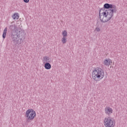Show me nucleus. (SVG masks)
<instances>
[{
    "instance_id": "9d476101",
    "label": "nucleus",
    "mask_w": 127,
    "mask_h": 127,
    "mask_svg": "<svg viewBox=\"0 0 127 127\" xmlns=\"http://www.w3.org/2000/svg\"><path fill=\"white\" fill-rule=\"evenodd\" d=\"M10 29H11V30H15V29L17 28V26L15 25H11L10 26Z\"/></svg>"
},
{
    "instance_id": "20e7f679",
    "label": "nucleus",
    "mask_w": 127,
    "mask_h": 127,
    "mask_svg": "<svg viewBox=\"0 0 127 127\" xmlns=\"http://www.w3.org/2000/svg\"><path fill=\"white\" fill-rule=\"evenodd\" d=\"M25 116L27 118L26 123H31L36 116V113L33 109H28L26 112Z\"/></svg>"
},
{
    "instance_id": "f03ea898",
    "label": "nucleus",
    "mask_w": 127,
    "mask_h": 127,
    "mask_svg": "<svg viewBox=\"0 0 127 127\" xmlns=\"http://www.w3.org/2000/svg\"><path fill=\"white\" fill-rule=\"evenodd\" d=\"M12 41L15 45L21 44V40L25 39V33L24 32L12 31L11 34Z\"/></svg>"
},
{
    "instance_id": "4468645a",
    "label": "nucleus",
    "mask_w": 127,
    "mask_h": 127,
    "mask_svg": "<svg viewBox=\"0 0 127 127\" xmlns=\"http://www.w3.org/2000/svg\"><path fill=\"white\" fill-rule=\"evenodd\" d=\"M95 30H96V31L99 32V31H101V29H100V28H99V27H96V28H95Z\"/></svg>"
},
{
    "instance_id": "9b49d317",
    "label": "nucleus",
    "mask_w": 127,
    "mask_h": 127,
    "mask_svg": "<svg viewBox=\"0 0 127 127\" xmlns=\"http://www.w3.org/2000/svg\"><path fill=\"white\" fill-rule=\"evenodd\" d=\"M62 41L64 44H65L66 42H67V39H66V37H63Z\"/></svg>"
},
{
    "instance_id": "f3484780",
    "label": "nucleus",
    "mask_w": 127,
    "mask_h": 127,
    "mask_svg": "<svg viewBox=\"0 0 127 127\" xmlns=\"http://www.w3.org/2000/svg\"><path fill=\"white\" fill-rule=\"evenodd\" d=\"M105 7H104L103 8H101V9H100L99 10V16H100V13H101V10H105Z\"/></svg>"
},
{
    "instance_id": "7ed1b4c3",
    "label": "nucleus",
    "mask_w": 127,
    "mask_h": 127,
    "mask_svg": "<svg viewBox=\"0 0 127 127\" xmlns=\"http://www.w3.org/2000/svg\"><path fill=\"white\" fill-rule=\"evenodd\" d=\"M104 76L105 71L100 67H95L92 71V79H93L94 81H96V82L101 81Z\"/></svg>"
},
{
    "instance_id": "6e6552de",
    "label": "nucleus",
    "mask_w": 127,
    "mask_h": 127,
    "mask_svg": "<svg viewBox=\"0 0 127 127\" xmlns=\"http://www.w3.org/2000/svg\"><path fill=\"white\" fill-rule=\"evenodd\" d=\"M6 32H7V27H5L3 30L2 34V38L3 39L6 37Z\"/></svg>"
},
{
    "instance_id": "0eeeda50",
    "label": "nucleus",
    "mask_w": 127,
    "mask_h": 127,
    "mask_svg": "<svg viewBox=\"0 0 127 127\" xmlns=\"http://www.w3.org/2000/svg\"><path fill=\"white\" fill-rule=\"evenodd\" d=\"M105 113L106 115L111 116V114H113V109L110 107H107L105 109Z\"/></svg>"
},
{
    "instance_id": "2eb2a0df",
    "label": "nucleus",
    "mask_w": 127,
    "mask_h": 127,
    "mask_svg": "<svg viewBox=\"0 0 127 127\" xmlns=\"http://www.w3.org/2000/svg\"><path fill=\"white\" fill-rule=\"evenodd\" d=\"M108 60L109 66L110 64H111V63H112V60L109 59Z\"/></svg>"
},
{
    "instance_id": "39448f33",
    "label": "nucleus",
    "mask_w": 127,
    "mask_h": 127,
    "mask_svg": "<svg viewBox=\"0 0 127 127\" xmlns=\"http://www.w3.org/2000/svg\"><path fill=\"white\" fill-rule=\"evenodd\" d=\"M104 125L106 127H114L116 125V122L111 117L105 118Z\"/></svg>"
},
{
    "instance_id": "f257e3e1",
    "label": "nucleus",
    "mask_w": 127,
    "mask_h": 127,
    "mask_svg": "<svg viewBox=\"0 0 127 127\" xmlns=\"http://www.w3.org/2000/svg\"><path fill=\"white\" fill-rule=\"evenodd\" d=\"M104 7L107 10L101 14L100 13L99 17L102 22H107L114 16V13L117 12V6L107 3L104 4Z\"/></svg>"
},
{
    "instance_id": "1a4fd4ad",
    "label": "nucleus",
    "mask_w": 127,
    "mask_h": 127,
    "mask_svg": "<svg viewBox=\"0 0 127 127\" xmlns=\"http://www.w3.org/2000/svg\"><path fill=\"white\" fill-rule=\"evenodd\" d=\"M12 18H13V19H18V18H19V16H18V15H17V13H15L12 16Z\"/></svg>"
},
{
    "instance_id": "ddd939ff",
    "label": "nucleus",
    "mask_w": 127,
    "mask_h": 127,
    "mask_svg": "<svg viewBox=\"0 0 127 127\" xmlns=\"http://www.w3.org/2000/svg\"><path fill=\"white\" fill-rule=\"evenodd\" d=\"M62 34H63V37H66V36H67V31L64 30V31H63Z\"/></svg>"
},
{
    "instance_id": "f8f14e48",
    "label": "nucleus",
    "mask_w": 127,
    "mask_h": 127,
    "mask_svg": "<svg viewBox=\"0 0 127 127\" xmlns=\"http://www.w3.org/2000/svg\"><path fill=\"white\" fill-rule=\"evenodd\" d=\"M103 64L105 66H109V61L108 60H104Z\"/></svg>"
},
{
    "instance_id": "423d86ee",
    "label": "nucleus",
    "mask_w": 127,
    "mask_h": 127,
    "mask_svg": "<svg viewBox=\"0 0 127 127\" xmlns=\"http://www.w3.org/2000/svg\"><path fill=\"white\" fill-rule=\"evenodd\" d=\"M43 61L44 64V67L47 70H50L51 69V59L49 57L45 56L43 58Z\"/></svg>"
},
{
    "instance_id": "dca6fc26",
    "label": "nucleus",
    "mask_w": 127,
    "mask_h": 127,
    "mask_svg": "<svg viewBox=\"0 0 127 127\" xmlns=\"http://www.w3.org/2000/svg\"><path fill=\"white\" fill-rule=\"evenodd\" d=\"M24 2H25V3H28L29 2V0H23Z\"/></svg>"
}]
</instances>
